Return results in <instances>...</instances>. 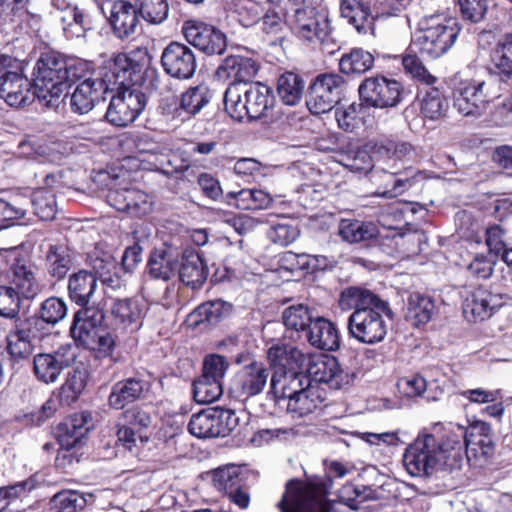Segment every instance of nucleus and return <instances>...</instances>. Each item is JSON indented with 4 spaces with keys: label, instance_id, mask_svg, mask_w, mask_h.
<instances>
[{
    "label": "nucleus",
    "instance_id": "4c0bfd02",
    "mask_svg": "<svg viewBox=\"0 0 512 512\" xmlns=\"http://www.w3.org/2000/svg\"><path fill=\"white\" fill-rule=\"evenodd\" d=\"M94 502L92 493H82L77 490H61L53 495L49 501V508L53 512H77Z\"/></svg>",
    "mask_w": 512,
    "mask_h": 512
},
{
    "label": "nucleus",
    "instance_id": "de8ad7c7",
    "mask_svg": "<svg viewBox=\"0 0 512 512\" xmlns=\"http://www.w3.org/2000/svg\"><path fill=\"white\" fill-rule=\"evenodd\" d=\"M232 306L222 300L210 301L201 304L191 314L197 325L207 323L216 325L221 319L230 314Z\"/></svg>",
    "mask_w": 512,
    "mask_h": 512
},
{
    "label": "nucleus",
    "instance_id": "7c9ffc66",
    "mask_svg": "<svg viewBox=\"0 0 512 512\" xmlns=\"http://www.w3.org/2000/svg\"><path fill=\"white\" fill-rule=\"evenodd\" d=\"M180 254L172 247L155 249L149 257L147 271L154 279L170 280L176 273Z\"/></svg>",
    "mask_w": 512,
    "mask_h": 512
},
{
    "label": "nucleus",
    "instance_id": "a18cd8bd",
    "mask_svg": "<svg viewBox=\"0 0 512 512\" xmlns=\"http://www.w3.org/2000/svg\"><path fill=\"white\" fill-rule=\"evenodd\" d=\"M317 316L307 305L297 304L287 307L282 313V320L287 329L305 334Z\"/></svg>",
    "mask_w": 512,
    "mask_h": 512
},
{
    "label": "nucleus",
    "instance_id": "6ab92c4d",
    "mask_svg": "<svg viewBox=\"0 0 512 512\" xmlns=\"http://www.w3.org/2000/svg\"><path fill=\"white\" fill-rule=\"evenodd\" d=\"M102 13L119 39L128 38L135 33L139 19L134 4L129 1H107L102 6Z\"/></svg>",
    "mask_w": 512,
    "mask_h": 512
},
{
    "label": "nucleus",
    "instance_id": "9b49d317",
    "mask_svg": "<svg viewBox=\"0 0 512 512\" xmlns=\"http://www.w3.org/2000/svg\"><path fill=\"white\" fill-rule=\"evenodd\" d=\"M281 512H330L331 508L325 495L312 485L291 479L278 503Z\"/></svg>",
    "mask_w": 512,
    "mask_h": 512
},
{
    "label": "nucleus",
    "instance_id": "79ce46f5",
    "mask_svg": "<svg viewBox=\"0 0 512 512\" xmlns=\"http://www.w3.org/2000/svg\"><path fill=\"white\" fill-rule=\"evenodd\" d=\"M87 383V372L84 368L76 367L68 372L64 384L60 388L59 402L64 406L75 403Z\"/></svg>",
    "mask_w": 512,
    "mask_h": 512
},
{
    "label": "nucleus",
    "instance_id": "ea45409f",
    "mask_svg": "<svg viewBox=\"0 0 512 512\" xmlns=\"http://www.w3.org/2000/svg\"><path fill=\"white\" fill-rule=\"evenodd\" d=\"M48 274L56 280H62L72 267L70 249L63 244L50 245L45 255Z\"/></svg>",
    "mask_w": 512,
    "mask_h": 512
},
{
    "label": "nucleus",
    "instance_id": "4d7b16f0",
    "mask_svg": "<svg viewBox=\"0 0 512 512\" xmlns=\"http://www.w3.org/2000/svg\"><path fill=\"white\" fill-rule=\"evenodd\" d=\"M35 214L44 221H50L56 215L55 195L47 189L36 190L31 198Z\"/></svg>",
    "mask_w": 512,
    "mask_h": 512
},
{
    "label": "nucleus",
    "instance_id": "393cba45",
    "mask_svg": "<svg viewBox=\"0 0 512 512\" xmlns=\"http://www.w3.org/2000/svg\"><path fill=\"white\" fill-rule=\"evenodd\" d=\"M501 306L499 295L484 288H477L466 298L463 313L469 320L483 321Z\"/></svg>",
    "mask_w": 512,
    "mask_h": 512
},
{
    "label": "nucleus",
    "instance_id": "4be33fe9",
    "mask_svg": "<svg viewBox=\"0 0 512 512\" xmlns=\"http://www.w3.org/2000/svg\"><path fill=\"white\" fill-rule=\"evenodd\" d=\"M177 272L179 280L193 290L201 288L209 275L204 259L192 248L184 249L180 254Z\"/></svg>",
    "mask_w": 512,
    "mask_h": 512
},
{
    "label": "nucleus",
    "instance_id": "f3484780",
    "mask_svg": "<svg viewBox=\"0 0 512 512\" xmlns=\"http://www.w3.org/2000/svg\"><path fill=\"white\" fill-rule=\"evenodd\" d=\"M40 337V320L37 317L16 321L7 335V351L10 357L16 362L29 359L34 350L32 341Z\"/></svg>",
    "mask_w": 512,
    "mask_h": 512
},
{
    "label": "nucleus",
    "instance_id": "6e6552de",
    "mask_svg": "<svg viewBox=\"0 0 512 512\" xmlns=\"http://www.w3.org/2000/svg\"><path fill=\"white\" fill-rule=\"evenodd\" d=\"M286 22L296 37L310 43H323L331 33L328 15L309 5L293 9Z\"/></svg>",
    "mask_w": 512,
    "mask_h": 512
},
{
    "label": "nucleus",
    "instance_id": "5701e85b",
    "mask_svg": "<svg viewBox=\"0 0 512 512\" xmlns=\"http://www.w3.org/2000/svg\"><path fill=\"white\" fill-rule=\"evenodd\" d=\"M36 270V265L26 257H16L10 266L9 278L12 287L26 299L34 298L40 292Z\"/></svg>",
    "mask_w": 512,
    "mask_h": 512
},
{
    "label": "nucleus",
    "instance_id": "7ed1b4c3",
    "mask_svg": "<svg viewBox=\"0 0 512 512\" xmlns=\"http://www.w3.org/2000/svg\"><path fill=\"white\" fill-rule=\"evenodd\" d=\"M65 57L56 51L40 54L33 69V88L40 103L48 108L58 106L65 93Z\"/></svg>",
    "mask_w": 512,
    "mask_h": 512
},
{
    "label": "nucleus",
    "instance_id": "5fc2aeb1",
    "mask_svg": "<svg viewBox=\"0 0 512 512\" xmlns=\"http://www.w3.org/2000/svg\"><path fill=\"white\" fill-rule=\"evenodd\" d=\"M225 111L230 115L231 118L242 121L247 117V114H240L239 109L242 108V112H245V88L243 84H230L226 89L223 96Z\"/></svg>",
    "mask_w": 512,
    "mask_h": 512
},
{
    "label": "nucleus",
    "instance_id": "e433bc0d",
    "mask_svg": "<svg viewBox=\"0 0 512 512\" xmlns=\"http://www.w3.org/2000/svg\"><path fill=\"white\" fill-rule=\"evenodd\" d=\"M491 75L496 80V86L499 83H506L512 75V35H508L505 41L500 43L494 50L492 56Z\"/></svg>",
    "mask_w": 512,
    "mask_h": 512
},
{
    "label": "nucleus",
    "instance_id": "aec40b11",
    "mask_svg": "<svg viewBox=\"0 0 512 512\" xmlns=\"http://www.w3.org/2000/svg\"><path fill=\"white\" fill-rule=\"evenodd\" d=\"M315 385L312 379L302 370L287 373L273 372L270 380L268 395L273 397L275 403L280 400L290 401L292 397L305 392L310 386Z\"/></svg>",
    "mask_w": 512,
    "mask_h": 512
},
{
    "label": "nucleus",
    "instance_id": "680f3d73",
    "mask_svg": "<svg viewBox=\"0 0 512 512\" xmlns=\"http://www.w3.org/2000/svg\"><path fill=\"white\" fill-rule=\"evenodd\" d=\"M402 64L406 73L426 85H432L437 81V78L425 68L416 53L410 52L404 55Z\"/></svg>",
    "mask_w": 512,
    "mask_h": 512
},
{
    "label": "nucleus",
    "instance_id": "f257e3e1",
    "mask_svg": "<svg viewBox=\"0 0 512 512\" xmlns=\"http://www.w3.org/2000/svg\"><path fill=\"white\" fill-rule=\"evenodd\" d=\"M137 53H119L113 58L103 61L97 70V79H88L78 83L70 97L71 110L76 114H87L96 104L105 100L104 95L114 92L116 84L143 80L147 51Z\"/></svg>",
    "mask_w": 512,
    "mask_h": 512
},
{
    "label": "nucleus",
    "instance_id": "f704fd0d",
    "mask_svg": "<svg viewBox=\"0 0 512 512\" xmlns=\"http://www.w3.org/2000/svg\"><path fill=\"white\" fill-rule=\"evenodd\" d=\"M89 414L78 413L66 418L58 425V441L60 445L81 446L86 433Z\"/></svg>",
    "mask_w": 512,
    "mask_h": 512
},
{
    "label": "nucleus",
    "instance_id": "39448f33",
    "mask_svg": "<svg viewBox=\"0 0 512 512\" xmlns=\"http://www.w3.org/2000/svg\"><path fill=\"white\" fill-rule=\"evenodd\" d=\"M141 81H130L125 84H116L111 97L105 118L116 127H126L134 122L144 110L147 98L137 86Z\"/></svg>",
    "mask_w": 512,
    "mask_h": 512
},
{
    "label": "nucleus",
    "instance_id": "cd10ccee",
    "mask_svg": "<svg viewBox=\"0 0 512 512\" xmlns=\"http://www.w3.org/2000/svg\"><path fill=\"white\" fill-rule=\"evenodd\" d=\"M149 384L137 377H130L116 382L108 397V404L113 409H123L126 405L144 397Z\"/></svg>",
    "mask_w": 512,
    "mask_h": 512
},
{
    "label": "nucleus",
    "instance_id": "c756f323",
    "mask_svg": "<svg viewBox=\"0 0 512 512\" xmlns=\"http://www.w3.org/2000/svg\"><path fill=\"white\" fill-rule=\"evenodd\" d=\"M386 301L362 286H349L344 288L339 295L338 305L342 311H360L369 308H378Z\"/></svg>",
    "mask_w": 512,
    "mask_h": 512
},
{
    "label": "nucleus",
    "instance_id": "f8f14e48",
    "mask_svg": "<svg viewBox=\"0 0 512 512\" xmlns=\"http://www.w3.org/2000/svg\"><path fill=\"white\" fill-rule=\"evenodd\" d=\"M346 90V81L339 74H320L310 84L306 105L313 114H324L338 104Z\"/></svg>",
    "mask_w": 512,
    "mask_h": 512
},
{
    "label": "nucleus",
    "instance_id": "37998d69",
    "mask_svg": "<svg viewBox=\"0 0 512 512\" xmlns=\"http://www.w3.org/2000/svg\"><path fill=\"white\" fill-rule=\"evenodd\" d=\"M304 91V81L293 72L283 73L277 80V93L280 99L289 106L299 103Z\"/></svg>",
    "mask_w": 512,
    "mask_h": 512
},
{
    "label": "nucleus",
    "instance_id": "0eeeda50",
    "mask_svg": "<svg viewBox=\"0 0 512 512\" xmlns=\"http://www.w3.org/2000/svg\"><path fill=\"white\" fill-rule=\"evenodd\" d=\"M383 314L392 316L388 302L378 305V308L353 311L347 321L350 336L370 345L381 342L387 335V323Z\"/></svg>",
    "mask_w": 512,
    "mask_h": 512
},
{
    "label": "nucleus",
    "instance_id": "13d9d810",
    "mask_svg": "<svg viewBox=\"0 0 512 512\" xmlns=\"http://www.w3.org/2000/svg\"><path fill=\"white\" fill-rule=\"evenodd\" d=\"M101 329L102 327L91 324L81 317L73 316L69 332L75 343L84 348L94 344L93 338Z\"/></svg>",
    "mask_w": 512,
    "mask_h": 512
},
{
    "label": "nucleus",
    "instance_id": "dca6fc26",
    "mask_svg": "<svg viewBox=\"0 0 512 512\" xmlns=\"http://www.w3.org/2000/svg\"><path fill=\"white\" fill-rule=\"evenodd\" d=\"M307 372L314 384H327L332 389L348 387L355 379V373L342 368L334 356L323 355L310 361Z\"/></svg>",
    "mask_w": 512,
    "mask_h": 512
},
{
    "label": "nucleus",
    "instance_id": "338daca9",
    "mask_svg": "<svg viewBox=\"0 0 512 512\" xmlns=\"http://www.w3.org/2000/svg\"><path fill=\"white\" fill-rule=\"evenodd\" d=\"M94 344L85 346V349L95 351L100 354L101 357L108 358L110 363H114L115 360L112 358L113 351L116 346L115 336L110 331H106L102 328L93 338Z\"/></svg>",
    "mask_w": 512,
    "mask_h": 512
},
{
    "label": "nucleus",
    "instance_id": "c9c22d12",
    "mask_svg": "<svg viewBox=\"0 0 512 512\" xmlns=\"http://www.w3.org/2000/svg\"><path fill=\"white\" fill-rule=\"evenodd\" d=\"M435 308L434 300L430 296L412 293L407 300L405 320L413 327L427 324L432 319Z\"/></svg>",
    "mask_w": 512,
    "mask_h": 512
},
{
    "label": "nucleus",
    "instance_id": "e2e57ef3",
    "mask_svg": "<svg viewBox=\"0 0 512 512\" xmlns=\"http://www.w3.org/2000/svg\"><path fill=\"white\" fill-rule=\"evenodd\" d=\"M12 286H0V316L14 318L20 311V297Z\"/></svg>",
    "mask_w": 512,
    "mask_h": 512
},
{
    "label": "nucleus",
    "instance_id": "72a5a7b5",
    "mask_svg": "<svg viewBox=\"0 0 512 512\" xmlns=\"http://www.w3.org/2000/svg\"><path fill=\"white\" fill-rule=\"evenodd\" d=\"M341 16L352 25L358 34H367L373 27L370 6L364 0H341Z\"/></svg>",
    "mask_w": 512,
    "mask_h": 512
},
{
    "label": "nucleus",
    "instance_id": "f03ea898",
    "mask_svg": "<svg viewBox=\"0 0 512 512\" xmlns=\"http://www.w3.org/2000/svg\"><path fill=\"white\" fill-rule=\"evenodd\" d=\"M459 453H452L442 440L432 434H421L407 446L403 464L413 477L431 478L440 470L451 471L459 466Z\"/></svg>",
    "mask_w": 512,
    "mask_h": 512
},
{
    "label": "nucleus",
    "instance_id": "c85d7f7f",
    "mask_svg": "<svg viewBox=\"0 0 512 512\" xmlns=\"http://www.w3.org/2000/svg\"><path fill=\"white\" fill-rule=\"evenodd\" d=\"M257 72L256 62L252 58L241 55L227 56L216 70L219 78L234 79L236 84L247 83Z\"/></svg>",
    "mask_w": 512,
    "mask_h": 512
},
{
    "label": "nucleus",
    "instance_id": "69168bd1",
    "mask_svg": "<svg viewBox=\"0 0 512 512\" xmlns=\"http://www.w3.org/2000/svg\"><path fill=\"white\" fill-rule=\"evenodd\" d=\"M237 21L243 27H252L261 19V6L252 0H246L238 3L234 10Z\"/></svg>",
    "mask_w": 512,
    "mask_h": 512
},
{
    "label": "nucleus",
    "instance_id": "052dcab7",
    "mask_svg": "<svg viewBox=\"0 0 512 512\" xmlns=\"http://www.w3.org/2000/svg\"><path fill=\"white\" fill-rule=\"evenodd\" d=\"M124 423L135 429L138 433L148 429L153 423L150 409L143 406H132L122 413Z\"/></svg>",
    "mask_w": 512,
    "mask_h": 512
},
{
    "label": "nucleus",
    "instance_id": "bf43d9fd",
    "mask_svg": "<svg viewBox=\"0 0 512 512\" xmlns=\"http://www.w3.org/2000/svg\"><path fill=\"white\" fill-rule=\"evenodd\" d=\"M213 482L219 491L230 493L241 486L239 468L232 465L217 469L213 475Z\"/></svg>",
    "mask_w": 512,
    "mask_h": 512
},
{
    "label": "nucleus",
    "instance_id": "bb28decb",
    "mask_svg": "<svg viewBox=\"0 0 512 512\" xmlns=\"http://www.w3.org/2000/svg\"><path fill=\"white\" fill-rule=\"evenodd\" d=\"M306 341L316 349L335 351L340 346V337L335 325L317 315L304 334Z\"/></svg>",
    "mask_w": 512,
    "mask_h": 512
},
{
    "label": "nucleus",
    "instance_id": "ddd939ff",
    "mask_svg": "<svg viewBox=\"0 0 512 512\" xmlns=\"http://www.w3.org/2000/svg\"><path fill=\"white\" fill-rule=\"evenodd\" d=\"M78 348L73 344L60 346L53 353H40L33 358V371L36 378L50 384L58 380L62 371L77 359Z\"/></svg>",
    "mask_w": 512,
    "mask_h": 512
},
{
    "label": "nucleus",
    "instance_id": "412c9836",
    "mask_svg": "<svg viewBox=\"0 0 512 512\" xmlns=\"http://www.w3.org/2000/svg\"><path fill=\"white\" fill-rule=\"evenodd\" d=\"M271 376L269 368L262 363L245 365L235 375L232 390L245 399L254 397L263 392Z\"/></svg>",
    "mask_w": 512,
    "mask_h": 512
},
{
    "label": "nucleus",
    "instance_id": "a878e982",
    "mask_svg": "<svg viewBox=\"0 0 512 512\" xmlns=\"http://www.w3.org/2000/svg\"><path fill=\"white\" fill-rule=\"evenodd\" d=\"M267 357L274 372L279 373L302 370L307 360L306 355L300 349L287 343L272 345L268 349Z\"/></svg>",
    "mask_w": 512,
    "mask_h": 512
},
{
    "label": "nucleus",
    "instance_id": "a19ab883",
    "mask_svg": "<svg viewBox=\"0 0 512 512\" xmlns=\"http://www.w3.org/2000/svg\"><path fill=\"white\" fill-rule=\"evenodd\" d=\"M213 96V90L206 85L190 87L182 93L179 109L189 116H195L210 103Z\"/></svg>",
    "mask_w": 512,
    "mask_h": 512
},
{
    "label": "nucleus",
    "instance_id": "423d86ee",
    "mask_svg": "<svg viewBox=\"0 0 512 512\" xmlns=\"http://www.w3.org/2000/svg\"><path fill=\"white\" fill-rule=\"evenodd\" d=\"M500 89L494 77L466 83L454 90V107L464 116L479 117L486 112L488 104L500 96Z\"/></svg>",
    "mask_w": 512,
    "mask_h": 512
},
{
    "label": "nucleus",
    "instance_id": "20e7f679",
    "mask_svg": "<svg viewBox=\"0 0 512 512\" xmlns=\"http://www.w3.org/2000/svg\"><path fill=\"white\" fill-rule=\"evenodd\" d=\"M458 34L459 28L455 21H440L439 17H430L421 22V27L415 32L409 46V52L437 59L451 48Z\"/></svg>",
    "mask_w": 512,
    "mask_h": 512
},
{
    "label": "nucleus",
    "instance_id": "603ef678",
    "mask_svg": "<svg viewBox=\"0 0 512 512\" xmlns=\"http://www.w3.org/2000/svg\"><path fill=\"white\" fill-rule=\"evenodd\" d=\"M65 91L73 84H78L88 79H97V71L93 69L91 63L82 59L65 58Z\"/></svg>",
    "mask_w": 512,
    "mask_h": 512
},
{
    "label": "nucleus",
    "instance_id": "473e14b6",
    "mask_svg": "<svg viewBox=\"0 0 512 512\" xmlns=\"http://www.w3.org/2000/svg\"><path fill=\"white\" fill-rule=\"evenodd\" d=\"M326 391L318 384L310 386L305 392L292 397L287 402V412L293 418H303L319 409L326 400Z\"/></svg>",
    "mask_w": 512,
    "mask_h": 512
},
{
    "label": "nucleus",
    "instance_id": "774afa93",
    "mask_svg": "<svg viewBox=\"0 0 512 512\" xmlns=\"http://www.w3.org/2000/svg\"><path fill=\"white\" fill-rule=\"evenodd\" d=\"M461 16L471 23L484 20L488 10L487 0H458Z\"/></svg>",
    "mask_w": 512,
    "mask_h": 512
},
{
    "label": "nucleus",
    "instance_id": "2f4dec72",
    "mask_svg": "<svg viewBox=\"0 0 512 512\" xmlns=\"http://www.w3.org/2000/svg\"><path fill=\"white\" fill-rule=\"evenodd\" d=\"M96 275L87 270H79L69 276L68 296L72 302L79 306L90 304L97 290Z\"/></svg>",
    "mask_w": 512,
    "mask_h": 512
},
{
    "label": "nucleus",
    "instance_id": "58836bf2",
    "mask_svg": "<svg viewBox=\"0 0 512 512\" xmlns=\"http://www.w3.org/2000/svg\"><path fill=\"white\" fill-rule=\"evenodd\" d=\"M338 234L343 241L354 244L376 238L379 229L373 222L342 219L338 226Z\"/></svg>",
    "mask_w": 512,
    "mask_h": 512
},
{
    "label": "nucleus",
    "instance_id": "2eb2a0df",
    "mask_svg": "<svg viewBox=\"0 0 512 512\" xmlns=\"http://www.w3.org/2000/svg\"><path fill=\"white\" fill-rule=\"evenodd\" d=\"M160 63L164 72L177 80L191 79L198 67L194 50L178 41L170 42L163 49Z\"/></svg>",
    "mask_w": 512,
    "mask_h": 512
},
{
    "label": "nucleus",
    "instance_id": "6e6d98bb",
    "mask_svg": "<svg viewBox=\"0 0 512 512\" xmlns=\"http://www.w3.org/2000/svg\"><path fill=\"white\" fill-rule=\"evenodd\" d=\"M287 14L284 9L280 6H274L268 9L265 14L261 17L262 19V30L267 35L275 37V41L283 40V31L286 22Z\"/></svg>",
    "mask_w": 512,
    "mask_h": 512
},
{
    "label": "nucleus",
    "instance_id": "1a4fd4ad",
    "mask_svg": "<svg viewBox=\"0 0 512 512\" xmlns=\"http://www.w3.org/2000/svg\"><path fill=\"white\" fill-rule=\"evenodd\" d=\"M358 93L362 105L377 109L396 107L405 96L404 87L399 81L384 76L364 79Z\"/></svg>",
    "mask_w": 512,
    "mask_h": 512
},
{
    "label": "nucleus",
    "instance_id": "49530a36",
    "mask_svg": "<svg viewBox=\"0 0 512 512\" xmlns=\"http://www.w3.org/2000/svg\"><path fill=\"white\" fill-rule=\"evenodd\" d=\"M192 386L194 400L200 404L212 403L223 394V382L203 373L193 381Z\"/></svg>",
    "mask_w": 512,
    "mask_h": 512
},
{
    "label": "nucleus",
    "instance_id": "8fccbe9b",
    "mask_svg": "<svg viewBox=\"0 0 512 512\" xmlns=\"http://www.w3.org/2000/svg\"><path fill=\"white\" fill-rule=\"evenodd\" d=\"M448 108V103L439 89L431 87L423 92L420 100L421 114L430 120L442 117Z\"/></svg>",
    "mask_w": 512,
    "mask_h": 512
},
{
    "label": "nucleus",
    "instance_id": "9d476101",
    "mask_svg": "<svg viewBox=\"0 0 512 512\" xmlns=\"http://www.w3.org/2000/svg\"><path fill=\"white\" fill-rule=\"evenodd\" d=\"M238 423L239 418L233 410L212 407L193 414L188 423V430L197 438L226 437Z\"/></svg>",
    "mask_w": 512,
    "mask_h": 512
},
{
    "label": "nucleus",
    "instance_id": "09e8293b",
    "mask_svg": "<svg viewBox=\"0 0 512 512\" xmlns=\"http://www.w3.org/2000/svg\"><path fill=\"white\" fill-rule=\"evenodd\" d=\"M115 325L126 328L136 323L141 316V309L137 301L131 298L115 299L110 308Z\"/></svg>",
    "mask_w": 512,
    "mask_h": 512
},
{
    "label": "nucleus",
    "instance_id": "4468645a",
    "mask_svg": "<svg viewBox=\"0 0 512 512\" xmlns=\"http://www.w3.org/2000/svg\"><path fill=\"white\" fill-rule=\"evenodd\" d=\"M186 41L208 56L222 55L227 37L219 28L200 21L188 20L182 26Z\"/></svg>",
    "mask_w": 512,
    "mask_h": 512
},
{
    "label": "nucleus",
    "instance_id": "0e129e2a",
    "mask_svg": "<svg viewBox=\"0 0 512 512\" xmlns=\"http://www.w3.org/2000/svg\"><path fill=\"white\" fill-rule=\"evenodd\" d=\"M127 208L123 212L135 217H142L147 215L151 210V203L149 196L136 188H128V195L126 196Z\"/></svg>",
    "mask_w": 512,
    "mask_h": 512
},
{
    "label": "nucleus",
    "instance_id": "c03bdc74",
    "mask_svg": "<svg viewBox=\"0 0 512 512\" xmlns=\"http://www.w3.org/2000/svg\"><path fill=\"white\" fill-rule=\"evenodd\" d=\"M374 65V56L362 48H354L342 55L339 61L340 71L344 74H363Z\"/></svg>",
    "mask_w": 512,
    "mask_h": 512
},
{
    "label": "nucleus",
    "instance_id": "a211bd4d",
    "mask_svg": "<svg viewBox=\"0 0 512 512\" xmlns=\"http://www.w3.org/2000/svg\"><path fill=\"white\" fill-rule=\"evenodd\" d=\"M0 97L12 107H22L31 104L37 94L33 80L30 81L22 71H5L0 76Z\"/></svg>",
    "mask_w": 512,
    "mask_h": 512
},
{
    "label": "nucleus",
    "instance_id": "864d4df0",
    "mask_svg": "<svg viewBox=\"0 0 512 512\" xmlns=\"http://www.w3.org/2000/svg\"><path fill=\"white\" fill-rule=\"evenodd\" d=\"M67 311L66 302L62 298L52 296L41 303L37 315L33 317L40 320V327L43 323L56 325L66 317Z\"/></svg>",
    "mask_w": 512,
    "mask_h": 512
},
{
    "label": "nucleus",
    "instance_id": "b1692460",
    "mask_svg": "<svg viewBox=\"0 0 512 512\" xmlns=\"http://www.w3.org/2000/svg\"><path fill=\"white\" fill-rule=\"evenodd\" d=\"M246 110L240 114H247L251 120L260 119L274 107L275 98L272 89L261 82L244 83Z\"/></svg>",
    "mask_w": 512,
    "mask_h": 512
},
{
    "label": "nucleus",
    "instance_id": "3c124183",
    "mask_svg": "<svg viewBox=\"0 0 512 512\" xmlns=\"http://www.w3.org/2000/svg\"><path fill=\"white\" fill-rule=\"evenodd\" d=\"M138 14L148 23L158 25L163 23L169 13L166 0H133Z\"/></svg>",
    "mask_w": 512,
    "mask_h": 512
}]
</instances>
